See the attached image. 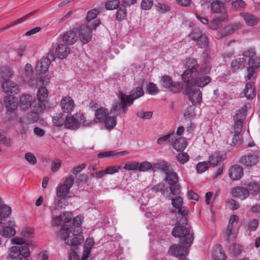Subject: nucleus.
Segmentation results:
<instances>
[{"instance_id": "7", "label": "nucleus", "mask_w": 260, "mask_h": 260, "mask_svg": "<svg viewBox=\"0 0 260 260\" xmlns=\"http://www.w3.org/2000/svg\"><path fill=\"white\" fill-rule=\"evenodd\" d=\"M188 37L191 40L196 41L197 45L201 48H205L208 46V37L199 28H194Z\"/></svg>"}, {"instance_id": "45", "label": "nucleus", "mask_w": 260, "mask_h": 260, "mask_svg": "<svg viewBox=\"0 0 260 260\" xmlns=\"http://www.w3.org/2000/svg\"><path fill=\"white\" fill-rule=\"evenodd\" d=\"M126 16V10L125 7L123 5L118 8V9L117 11L116 18V20L121 21L124 19H125Z\"/></svg>"}, {"instance_id": "46", "label": "nucleus", "mask_w": 260, "mask_h": 260, "mask_svg": "<svg viewBox=\"0 0 260 260\" xmlns=\"http://www.w3.org/2000/svg\"><path fill=\"white\" fill-rule=\"evenodd\" d=\"M11 208L6 205L0 207V217L1 218H6L9 217L11 214Z\"/></svg>"}, {"instance_id": "39", "label": "nucleus", "mask_w": 260, "mask_h": 260, "mask_svg": "<svg viewBox=\"0 0 260 260\" xmlns=\"http://www.w3.org/2000/svg\"><path fill=\"white\" fill-rule=\"evenodd\" d=\"M13 75L11 69L7 67H3L0 69V79L2 80L8 81L12 78Z\"/></svg>"}, {"instance_id": "25", "label": "nucleus", "mask_w": 260, "mask_h": 260, "mask_svg": "<svg viewBox=\"0 0 260 260\" xmlns=\"http://www.w3.org/2000/svg\"><path fill=\"white\" fill-rule=\"evenodd\" d=\"M243 175V169L239 165H234L229 170V177L233 180L240 179Z\"/></svg>"}, {"instance_id": "41", "label": "nucleus", "mask_w": 260, "mask_h": 260, "mask_svg": "<svg viewBox=\"0 0 260 260\" xmlns=\"http://www.w3.org/2000/svg\"><path fill=\"white\" fill-rule=\"evenodd\" d=\"M102 122L105 123V126L107 128L110 129L113 128L117 123L116 117L115 116H109V114Z\"/></svg>"}, {"instance_id": "64", "label": "nucleus", "mask_w": 260, "mask_h": 260, "mask_svg": "<svg viewBox=\"0 0 260 260\" xmlns=\"http://www.w3.org/2000/svg\"><path fill=\"white\" fill-rule=\"evenodd\" d=\"M25 158L31 165H35L37 162V159L35 156L31 153H26Z\"/></svg>"}, {"instance_id": "50", "label": "nucleus", "mask_w": 260, "mask_h": 260, "mask_svg": "<svg viewBox=\"0 0 260 260\" xmlns=\"http://www.w3.org/2000/svg\"><path fill=\"white\" fill-rule=\"evenodd\" d=\"M221 159V156L219 154L214 153L210 156L209 161H207L209 163L210 167L214 166L220 161Z\"/></svg>"}, {"instance_id": "23", "label": "nucleus", "mask_w": 260, "mask_h": 260, "mask_svg": "<svg viewBox=\"0 0 260 260\" xmlns=\"http://www.w3.org/2000/svg\"><path fill=\"white\" fill-rule=\"evenodd\" d=\"M16 226L14 221H10L9 225L4 227L3 229L1 231V235L6 238H11L13 237L16 233L15 229Z\"/></svg>"}, {"instance_id": "24", "label": "nucleus", "mask_w": 260, "mask_h": 260, "mask_svg": "<svg viewBox=\"0 0 260 260\" xmlns=\"http://www.w3.org/2000/svg\"><path fill=\"white\" fill-rule=\"evenodd\" d=\"M228 18L229 16L226 13H222L210 22L209 28L214 30L219 28L221 26V22L227 21Z\"/></svg>"}, {"instance_id": "55", "label": "nucleus", "mask_w": 260, "mask_h": 260, "mask_svg": "<svg viewBox=\"0 0 260 260\" xmlns=\"http://www.w3.org/2000/svg\"><path fill=\"white\" fill-rule=\"evenodd\" d=\"M242 247L238 244H233L230 247V252L234 255H238L242 251Z\"/></svg>"}, {"instance_id": "58", "label": "nucleus", "mask_w": 260, "mask_h": 260, "mask_svg": "<svg viewBox=\"0 0 260 260\" xmlns=\"http://www.w3.org/2000/svg\"><path fill=\"white\" fill-rule=\"evenodd\" d=\"M182 88L181 82H173L171 86L169 88H170L171 91L174 93L179 92Z\"/></svg>"}, {"instance_id": "5", "label": "nucleus", "mask_w": 260, "mask_h": 260, "mask_svg": "<svg viewBox=\"0 0 260 260\" xmlns=\"http://www.w3.org/2000/svg\"><path fill=\"white\" fill-rule=\"evenodd\" d=\"M243 54L244 56L249 57L246 75L245 78L247 80H250L252 79L254 75L256 73V70L260 67V58L255 56L254 49L245 51Z\"/></svg>"}, {"instance_id": "8", "label": "nucleus", "mask_w": 260, "mask_h": 260, "mask_svg": "<svg viewBox=\"0 0 260 260\" xmlns=\"http://www.w3.org/2000/svg\"><path fill=\"white\" fill-rule=\"evenodd\" d=\"M81 123L85 126H89V122L86 117L82 114L77 113L66 119V126L69 128L75 129Z\"/></svg>"}, {"instance_id": "12", "label": "nucleus", "mask_w": 260, "mask_h": 260, "mask_svg": "<svg viewBox=\"0 0 260 260\" xmlns=\"http://www.w3.org/2000/svg\"><path fill=\"white\" fill-rule=\"evenodd\" d=\"M165 180L170 186V190L173 195L179 194L180 192V186L178 184V177L176 172L173 171L166 176Z\"/></svg>"}, {"instance_id": "1", "label": "nucleus", "mask_w": 260, "mask_h": 260, "mask_svg": "<svg viewBox=\"0 0 260 260\" xmlns=\"http://www.w3.org/2000/svg\"><path fill=\"white\" fill-rule=\"evenodd\" d=\"M84 217L81 215L73 219V225L71 227L63 225L59 232V236L64 242L70 246H77L80 244L83 241V237L81 233V224Z\"/></svg>"}, {"instance_id": "4", "label": "nucleus", "mask_w": 260, "mask_h": 260, "mask_svg": "<svg viewBox=\"0 0 260 260\" xmlns=\"http://www.w3.org/2000/svg\"><path fill=\"white\" fill-rule=\"evenodd\" d=\"M20 102L21 107L24 110L28 109H31L32 118L30 121L32 122H36L39 119V114L41 113L45 108V105L41 103H37V101L29 94H23L20 98Z\"/></svg>"}, {"instance_id": "17", "label": "nucleus", "mask_w": 260, "mask_h": 260, "mask_svg": "<svg viewBox=\"0 0 260 260\" xmlns=\"http://www.w3.org/2000/svg\"><path fill=\"white\" fill-rule=\"evenodd\" d=\"M89 25L82 24L79 30V38L83 44L88 43L92 38V30Z\"/></svg>"}, {"instance_id": "9", "label": "nucleus", "mask_w": 260, "mask_h": 260, "mask_svg": "<svg viewBox=\"0 0 260 260\" xmlns=\"http://www.w3.org/2000/svg\"><path fill=\"white\" fill-rule=\"evenodd\" d=\"M184 93L188 96L189 101L193 105L200 104L202 103V94L200 89L187 84Z\"/></svg>"}, {"instance_id": "40", "label": "nucleus", "mask_w": 260, "mask_h": 260, "mask_svg": "<svg viewBox=\"0 0 260 260\" xmlns=\"http://www.w3.org/2000/svg\"><path fill=\"white\" fill-rule=\"evenodd\" d=\"M48 95V90L45 87H41L39 88L37 92V96L38 101L37 103H41L43 104L47 98Z\"/></svg>"}, {"instance_id": "63", "label": "nucleus", "mask_w": 260, "mask_h": 260, "mask_svg": "<svg viewBox=\"0 0 260 260\" xmlns=\"http://www.w3.org/2000/svg\"><path fill=\"white\" fill-rule=\"evenodd\" d=\"M156 9L158 12L161 13L166 12L170 11V7L164 4L158 3L156 6Z\"/></svg>"}, {"instance_id": "61", "label": "nucleus", "mask_w": 260, "mask_h": 260, "mask_svg": "<svg viewBox=\"0 0 260 260\" xmlns=\"http://www.w3.org/2000/svg\"><path fill=\"white\" fill-rule=\"evenodd\" d=\"M148 92L151 95L157 94L159 90L156 84L153 83H149L147 87Z\"/></svg>"}, {"instance_id": "56", "label": "nucleus", "mask_w": 260, "mask_h": 260, "mask_svg": "<svg viewBox=\"0 0 260 260\" xmlns=\"http://www.w3.org/2000/svg\"><path fill=\"white\" fill-rule=\"evenodd\" d=\"M173 171L174 170L171 165L169 162L165 160L161 172L165 173L166 176H167Z\"/></svg>"}, {"instance_id": "3", "label": "nucleus", "mask_w": 260, "mask_h": 260, "mask_svg": "<svg viewBox=\"0 0 260 260\" xmlns=\"http://www.w3.org/2000/svg\"><path fill=\"white\" fill-rule=\"evenodd\" d=\"M176 225L173 228L172 234L175 237H179L180 243L190 246L193 240L192 234L184 225L187 224V216L177 217Z\"/></svg>"}, {"instance_id": "28", "label": "nucleus", "mask_w": 260, "mask_h": 260, "mask_svg": "<svg viewBox=\"0 0 260 260\" xmlns=\"http://www.w3.org/2000/svg\"><path fill=\"white\" fill-rule=\"evenodd\" d=\"M70 52V48L67 45L63 44H58L55 50L56 55L61 59L66 58Z\"/></svg>"}, {"instance_id": "48", "label": "nucleus", "mask_w": 260, "mask_h": 260, "mask_svg": "<svg viewBox=\"0 0 260 260\" xmlns=\"http://www.w3.org/2000/svg\"><path fill=\"white\" fill-rule=\"evenodd\" d=\"M55 204L61 209L65 208L68 205L67 197H56V199H55Z\"/></svg>"}, {"instance_id": "13", "label": "nucleus", "mask_w": 260, "mask_h": 260, "mask_svg": "<svg viewBox=\"0 0 260 260\" xmlns=\"http://www.w3.org/2000/svg\"><path fill=\"white\" fill-rule=\"evenodd\" d=\"M259 158L257 154L254 152H251L242 155L239 162L246 168H250L257 165Z\"/></svg>"}, {"instance_id": "18", "label": "nucleus", "mask_w": 260, "mask_h": 260, "mask_svg": "<svg viewBox=\"0 0 260 260\" xmlns=\"http://www.w3.org/2000/svg\"><path fill=\"white\" fill-rule=\"evenodd\" d=\"M99 14V11L96 9H93L87 12L86 17V21L88 25L94 29H96L100 24V20L96 18Z\"/></svg>"}, {"instance_id": "19", "label": "nucleus", "mask_w": 260, "mask_h": 260, "mask_svg": "<svg viewBox=\"0 0 260 260\" xmlns=\"http://www.w3.org/2000/svg\"><path fill=\"white\" fill-rule=\"evenodd\" d=\"M60 106L64 113H70L75 108V104L71 96H66L61 100Z\"/></svg>"}, {"instance_id": "36", "label": "nucleus", "mask_w": 260, "mask_h": 260, "mask_svg": "<svg viewBox=\"0 0 260 260\" xmlns=\"http://www.w3.org/2000/svg\"><path fill=\"white\" fill-rule=\"evenodd\" d=\"M127 154H128V152L126 151H120L118 152L115 151H105L99 153L98 154V157L100 158L109 156L120 157Z\"/></svg>"}, {"instance_id": "22", "label": "nucleus", "mask_w": 260, "mask_h": 260, "mask_svg": "<svg viewBox=\"0 0 260 260\" xmlns=\"http://www.w3.org/2000/svg\"><path fill=\"white\" fill-rule=\"evenodd\" d=\"M62 39L65 45H72L77 42L78 37L75 30H70L63 35Z\"/></svg>"}, {"instance_id": "26", "label": "nucleus", "mask_w": 260, "mask_h": 260, "mask_svg": "<svg viewBox=\"0 0 260 260\" xmlns=\"http://www.w3.org/2000/svg\"><path fill=\"white\" fill-rule=\"evenodd\" d=\"M109 114L108 111L104 107L96 110L95 119L93 120H88L89 126L94 122H102Z\"/></svg>"}, {"instance_id": "59", "label": "nucleus", "mask_w": 260, "mask_h": 260, "mask_svg": "<svg viewBox=\"0 0 260 260\" xmlns=\"http://www.w3.org/2000/svg\"><path fill=\"white\" fill-rule=\"evenodd\" d=\"M123 168L128 171H139V162L134 161L131 163L126 164Z\"/></svg>"}, {"instance_id": "27", "label": "nucleus", "mask_w": 260, "mask_h": 260, "mask_svg": "<svg viewBox=\"0 0 260 260\" xmlns=\"http://www.w3.org/2000/svg\"><path fill=\"white\" fill-rule=\"evenodd\" d=\"M18 99L15 96H6L4 103L8 111L13 112L18 107Z\"/></svg>"}, {"instance_id": "29", "label": "nucleus", "mask_w": 260, "mask_h": 260, "mask_svg": "<svg viewBox=\"0 0 260 260\" xmlns=\"http://www.w3.org/2000/svg\"><path fill=\"white\" fill-rule=\"evenodd\" d=\"M232 193L233 196L242 200L247 198L249 195V190L247 189L240 186L233 188Z\"/></svg>"}, {"instance_id": "2", "label": "nucleus", "mask_w": 260, "mask_h": 260, "mask_svg": "<svg viewBox=\"0 0 260 260\" xmlns=\"http://www.w3.org/2000/svg\"><path fill=\"white\" fill-rule=\"evenodd\" d=\"M144 93V91L141 87L134 88L129 95L120 92L118 95L119 100H115L112 103L113 110L118 114L122 110L123 113H126L128 107L132 106L134 101L143 96Z\"/></svg>"}, {"instance_id": "37", "label": "nucleus", "mask_w": 260, "mask_h": 260, "mask_svg": "<svg viewBox=\"0 0 260 260\" xmlns=\"http://www.w3.org/2000/svg\"><path fill=\"white\" fill-rule=\"evenodd\" d=\"M187 146V140L184 137H180L177 139L174 144L173 147L176 150L183 151Z\"/></svg>"}, {"instance_id": "42", "label": "nucleus", "mask_w": 260, "mask_h": 260, "mask_svg": "<svg viewBox=\"0 0 260 260\" xmlns=\"http://www.w3.org/2000/svg\"><path fill=\"white\" fill-rule=\"evenodd\" d=\"M247 187L249 193L252 194H256L260 191V187L259 184L255 181H251L247 184Z\"/></svg>"}, {"instance_id": "10", "label": "nucleus", "mask_w": 260, "mask_h": 260, "mask_svg": "<svg viewBox=\"0 0 260 260\" xmlns=\"http://www.w3.org/2000/svg\"><path fill=\"white\" fill-rule=\"evenodd\" d=\"M8 254L12 259L29 260L28 258L30 256V251L28 247H24L20 250L18 247H11L9 249Z\"/></svg>"}, {"instance_id": "20", "label": "nucleus", "mask_w": 260, "mask_h": 260, "mask_svg": "<svg viewBox=\"0 0 260 260\" xmlns=\"http://www.w3.org/2000/svg\"><path fill=\"white\" fill-rule=\"evenodd\" d=\"M4 92L8 95L16 94L19 92L18 86L12 81H6L3 82L2 85Z\"/></svg>"}, {"instance_id": "15", "label": "nucleus", "mask_w": 260, "mask_h": 260, "mask_svg": "<svg viewBox=\"0 0 260 260\" xmlns=\"http://www.w3.org/2000/svg\"><path fill=\"white\" fill-rule=\"evenodd\" d=\"M246 112V110L244 108L237 111L234 116V132H236L237 134L241 133L243 127V122L245 118Z\"/></svg>"}, {"instance_id": "57", "label": "nucleus", "mask_w": 260, "mask_h": 260, "mask_svg": "<svg viewBox=\"0 0 260 260\" xmlns=\"http://www.w3.org/2000/svg\"><path fill=\"white\" fill-rule=\"evenodd\" d=\"M176 158L180 164H185L189 160V156L187 153H179L176 156Z\"/></svg>"}, {"instance_id": "44", "label": "nucleus", "mask_w": 260, "mask_h": 260, "mask_svg": "<svg viewBox=\"0 0 260 260\" xmlns=\"http://www.w3.org/2000/svg\"><path fill=\"white\" fill-rule=\"evenodd\" d=\"M246 5L243 0H235L232 3L231 7L234 11H242L245 9Z\"/></svg>"}, {"instance_id": "33", "label": "nucleus", "mask_w": 260, "mask_h": 260, "mask_svg": "<svg viewBox=\"0 0 260 260\" xmlns=\"http://www.w3.org/2000/svg\"><path fill=\"white\" fill-rule=\"evenodd\" d=\"M246 63V60L243 57L236 58L231 62L232 70L235 72L242 70L245 67Z\"/></svg>"}, {"instance_id": "16", "label": "nucleus", "mask_w": 260, "mask_h": 260, "mask_svg": "<svg viewBox=\"0 0 260 260\" xmlns=\"http://www.w3.org/2000/svg\"><path fill=\"white\" fill-rule=\"evenodd\" d=\"M183 202V199L179 196L176 197L172 200V206L178 209L179 214L178 217L187 216L189 213L188 209L182 206Z\"/></svg>"}, {"instance_id": "49", "label": "nucleus", "mask_w": 260, "mask_h": 260, "mask_svg": "<svg viewBox=\"0 0 260 260\" xmlns=\"http://www.w3.org/2000/svg\"><path fill=\"white\" fill-rule=\"evenodd\" d=\"M119 4V0H109L106 3L105 7L107 10H112L117 9Z\"/></svg>"}, {"instance_id": "53", "label": "nucleus", "mask_w": 260, "mask_h": 260, "mask_svg": "<svg viewBox=\"0 0 260 260\" xmlns=\"http://www.w3.org/2000/svg\"><path fill=\"white\" fill-rule=\"evenodd\" d=\"M152 164L148 161L139 162V171L141 172H147L151 170Z\"/></svg>"}, {"instance_id": "11", "label": "nucleus", "mask_w": 260, "mask_h": 260, "mask_svg": "<svg viewBox=\"0 0 260 260\" xmlns=\"http://www.w3.org/2000/svg\"><path fill=\"white\" fill-rule=\"evenodd\" d=\"M187 69L182 75V80L188 81V79L193 75H196L198 71L199 65L197 60L193 58H189L186 62Z\"/></svg>"}, {"instance_id": "32", "label": "nucleus", "mask_w": 260, "mask_h": 260, "mask_svg": "<svg viewBox=\"0 0 260 260\" xmlns=\"http://www.w3.org/2000/svg\"><path fill=\"white\" fill-rule=\"evenodd\" d=\"M245 96L248 99H253L256 95L254 83L251 81L246 83L244 89Z\"/></svg>"}, {"instance_id": "43", "label": "nucleus", "mask_w": 260, "mask_h": 260, "mask_svg": "<svg viewBox=\"0 0 260 260\" xmlns=\"http://www.w3.org/2000/svg\"><path fill=\"white\" fill-rule=\"evenodd\" d=\"M241 27V25L239 23L231 24L224 28V34L225 35H229L240 29Z\"/></svg>"}, {"instance_id": "60", "label": "nucleus", "mask_w": 260, "mask_h": 260, "mask_svg": "<svg viewBox=\"0 0 260 260\" xmlns=\"http://www.w3.org/2000/svg\"><path fill=\"white\" fill-rule=\"evenodd\" d=\"M120 169V166H111L107 167L105 170L106 174L112 175L115 173H117Z\"/></svg>"}, {"instance_id": "21", "label": "nucleus", "mask_w": 260, "mask_h": 260, "mask_svg": "<svg viewBox=\"0 0 260 260\" xmlns=\"http://www.w3.org/2000/svg\"><path fill=\"white\" fill-rule=\"evenodd\" d=\"M170 253L176 257L181 258L187 254L186 247L179 244L173 245L169 249Z\"/></svg>"}, {"instance_id": "51", "label": "nucleus", "mask_w": 260, "mask_h": 260, "mask_svg": "<svg viewBox=\"0 0 260 260\" xmlns=\"http://www.w3.org/2000/svg\"><path fill=\"white\" fill-rule=\"evenodd\" d=\"M196 116L194 108L192 106L188 107L184 111V116L185 119H191Z\"/></svg>"}, {"instance_id": "62", "label": "nucleus", "mask_w": 260, "mask_h": 260, "mask_svg": "<svg viewBox=\"0 0 260 260\" xmlns=\"http://www.w3.org/2000/svg\"><path fill=\"white\" fill-rule=\"evenodd\" d=\"M258 220L256 219H253L248 223V229L250 231H255L258 225Z\"/></svg>"}, {"instance_id": "14", "label": "nucleus", "mask_w": 260, "mask_h": 260, "mask_svg": "<svg viewBox=\"0 0 260 260\" xmlns=\"http://www.w3.org/2000/svg\"><path fill=\"white\" fill-rule=\"evenodd\" d=\"M74 181V177L73 176L70 175L67 178L64 183L57 188L56 190V197H67L71 188L73 185Z\"/></svg>"}, {"instance_id": "38", "label": "nucleus", "mask_w": 260, "mask_h": 260, "mask_svg": "<svg viewBox=\"0 0 260 260\" xmlns=\"http://www.w3.org/2000/svg\"><path fill=\"white\" fill-rule=\"evenodd\" d=\"M67 117L62 113L56 114L53 116V122L54 124L57 126H61L63 124L66 125V119Z\"/></svg>"}, {"instance_id": "54", "label": "nucleus", "mask_w": 260, "mask_h": 260, "mask_svg": "<svg viewBox=\"0 0 260 260\" xmlns=\"http://www.w3.org/2000/svg\"><path fill=\"white\" fill-rule=\"evenodd\" d=\"M210 167L209 163L207 161H203L199 162L196 167L197 171L198 173H203Z\"/></svg>"}, {"instance_id": "47", "label": "nucleus", "mask_w": 260, "mask_h": 260, "mask_svg": "<svg viewBox=\"0 0 260 260\" xmlns=\"http://www.w3.org/2000/svg\"><path fill=\"white\" fill-rule=\"evenodd\" d=\"M12 243L16 244V245L13 246V247H19L20 250L24 247H28L26 245H25V241L23 238H20L18 237H15L13 238L11 240Z\"/></svg>"}, {"instance_id": "6", "label": "nucleus", "mask_w": 260, "mask_h": 260, "mask_svg": "<svg viewBox=\"0 0 260 260\" xmlns=\"http://www.w3.org/2000/svg\"><path fill=\"white\" fill-rule=\"evenodd\" d=\"M192 76L188 79V81H185L184 82L191 86L203 87L208 84L211 81L210 76L203 75L200 72H198L196 75H193Z\"/></svg>"}, {"instance_id": "34", "label": "nucleus", "mask_w": 260, "mask_h": 260, "mask_svg": "<svg viewBox=\"0 0 260 260\" xmlns=\"http://www.w3.org/2000/svg\"><path fill=\"white\" fill-rule=\"evenodd\" d=\"M211 11L215 13H225L224 12V4L219 0H216L213 2L211 5Z\"/></svg>"}, {"instance_id": "31", "label": "nucleus", "mask_w": 260, "mask_h": 260, "mask_svg": "<svg viewBox=\"0 0 260 260\" xmlns=\"http://www.w3.org/2000/svg\"><path fill=\"white\" fill-rule=\"evenodd\" d=\"M240 15L249 26H254L258 23V19L252 14L242 12L240 13Z\"/></svg>"}, {"instance_id": "52", "label": "nucleus", "mask_w": 260, "mask_h": 260, "mask_svg": "<svg viewBox=\"0 0 260 260\" xmlns=\"http://www.w3.org/2000/svg\"><path fill=\"white\" fill-rule=\"evenodd\" d=\"M172 78L169 76H164L161 80V85L165 88H169L173 83Z\"/></svg>"}, {"instance_id": "35", "label": "nucleus", "mask_w": 260, "mask_h": 260, "mask_svg": "<svg viewBox=\"0 0 260 260\" xmlns=\"http://www.w3.org/2000/svg\"><path fill=\"white\" fill-rule=\"evenodd\" d=\"M213 257L214 260L226 259V255L222 252V247L220 245H217L215 246L213 252Z\"/></svg>"}, {"instance_id": "30", "label": "nucleus", "mask_w": 260, "mask_h": 260, "mask_svg": "<svg viewBox=\"0 0 260 260\" xmlns=\"http://www.w3.org/2000/svg\"><path fill=\"white\" fill-rule=\"evenodd\" d=\"M51 61L48 58H43L37 62V71L40 73H45L48 69Z\"/></svg>"}]
</instances>
